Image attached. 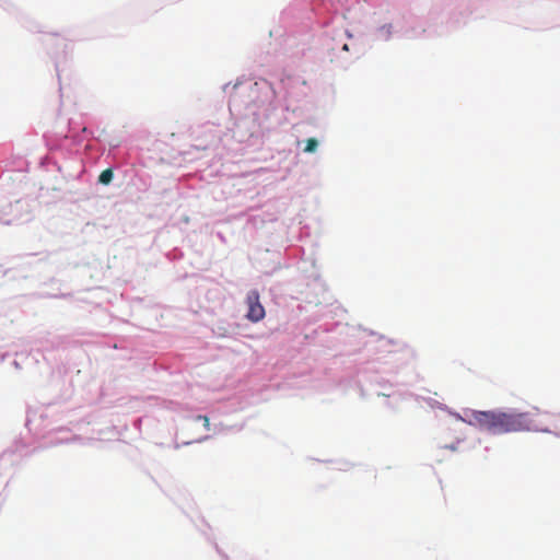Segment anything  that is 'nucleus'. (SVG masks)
Returning <instances> with one entry per match:
<instances>
[{
    "label": "nucleus",
    "instance_id": "nucleus-1",
    "mask_svg": "<svg viewBox=\"0 0 560 560\" xmlns=\"http://www.w3.org/2000/svg\"><path fill=\"white\" fill-rule=\"evenodd\" d=\"M469 423L477 424L493 434L526 431L533 425L527 413L501 411H474Z\"/></svg>",
    "mask_w": 560,
    "mask_h": 560
},
{
    "label": "nucleus",
    "instance_id": "nucleus-2",
    "mask_svg": "<svg viewBox=\"0 0 560 560\" xmlns=\"http://www.w3.org/2000/svg\"><path fill=\"white\" fill-rule=\"evenodd\" d=\"M248 312L246 317L254 323L261 320L265 317V308L260 303L259 293L257 290L249 291L246 298Z\"/></svg>",
    "mask_w": 560,
    "mask_h": 560
},
{
    "label": "nucleus",
    "instance_id": "nucleus-3",
    "mask_svg": "<svg viewBox=\"0 0 560 560\" xmlns=\"http://www.w3.org/2000/svg\"><path fill=\"white\" fill-rule=\"evenodd\" d=\"M113 171L110 168H106L100 174L98 182L103 185H108L113 180Z\"/></svg>",
    "mask_w": 560,
    "mask_h": 560
},
{
    "label": "nucleus",
    "instance_id": "nucleus-4",
    "mask_svg": "<svg viewBox=\"0 0 560 560\" xmlns=\"http://www.w3.org/2000/svg\"><path fill=\"white\" fill-rule=\"evenodd\" d=\"M318 145V142L315 138H310L306 140V145L304 148V151L307 153H313L316 151Z\"/></svg>",
    "mask_w": 560,
    "mask_h": 560
},
{
    "label": "nucleus",
    "instance_id": "nucleus-5",
    "mask_svg": "<svg viewBox=\"0 0 560 560\" xmlns=\"http://www.w3.org/2000/svg\"><path fill=\"white\" fill-rule=\"evenodd\" d=\"M197 419L202 420L203 425L206 427V429L209 430L210 422H209V418L207 416H198Z\"/></svg>",
    "mask_w": 560,
    "mask_h": 560
}]
</instances>
